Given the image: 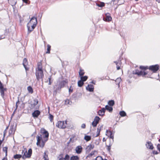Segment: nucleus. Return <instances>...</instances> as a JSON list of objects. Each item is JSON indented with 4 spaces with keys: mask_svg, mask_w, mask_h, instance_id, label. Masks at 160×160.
Listing matches in <instances>:
<instances>
[{
    "mask_svg": "<svg viewBox=\"0 0 160 160\" xmlns=\"http://www.w3.org/2000/svg\"><path fill=\"white\" fill-rule=\"evenodd\" d=\"M41 134L37 136V145H39L40 147H43L44 143L47 140L49 136V133L44 129L42 128L40 130Z\"/></svg>",
    "mask_w": 160,
    "mask_h": 160,
    "instance_id": "nucleus-1",
    "label": "nucleus"
},
{
    "mask_svg": "<svg viewBox=\"0 0 160 160\" xmlns=\"http://www.w3.org/2000/svg\"><path fill=\"white\" fill-rule=\"evenodd\" d=\"M36 75L38 80L42 79L43 77L42 64L41 62H39L38 63V67L36 69Z\"/></svg>",
    "mask_w": 160,
    "mask_h": 160,
    "instance_id": "nucleus-2",
    "label": "nucleus"
},
{
    "mask_svg": "<svg viewBox=\"0 0 160 160\" xmlns=\"http://www.w3.org/2000/svg\"><path fill=\"white\" fill-rule=\"evenodd\" d=\"M68 81L66 80H63L61 82H59L58 84L54 86V90L56 92L58 91H60L62 88H63L65 85L68 83Z\"/></svg>",
    "mask_w": 160,
    "mask_h": 160,
    "instance_id": "nucleus-3",
    "label": "nucleus"
},
{
    "mask_svg": "<svg viewBox=\"0 0 160 160\" xmlns=\"http://www.w3.org/2000/svg\"><path fill=\"white\" fill-rule=\"evenodd\" d=\"M32 153V150L30 148L28 150V152H27L26 150L25 151L22 158L24 159H25L26 158H30L31 155Z\"/></svg>",
    "mask_w": 160,
    "mask_h": 160,
    "instance_id": "nucleus-4",
    "label": "nucleus"
},
{
    "mask_svg": "<svg viewBox=\"0 0 160 160\" xmlns=\"http://www.w3.org/2000/svg\"><path fill=\"white\" fill-rule=\"evenodd\" d=\"M67 122L58 121L57 123V126L59 128H64L66 127Z\"/></svg>",
    "mask_w": 160,
    "mask_h": 160,
    "instance_id": "nucleus-5",
    "label": "nucleus"
},
{
    "mask_svg": "<svg viewBox=\"0 0 160 160\" xmlns=\"http://www.w3.org/2000/svg\"><path fill=\"white\" fill-rule=\"evenodd\" d=\"M159 68V66L158 65H152L149 67V69L152 71L153 72H156Z\"/></svg>",
    "mask_w": 160,
    "mask_h": 160,
    "instance_id": "nucleus-6",
    "label": "nucleus"
},
{
    "mask_svg": "<svg viewBox=\"0 0 160 160\" xmlns=\"http://www.w3.org/2000/svg\"><path fill=\"white\" fill-rule=\"evenodd\" d=\"M7 89L6 88H4L2 83L0 81V92L1 93V95L2 97H3L4 95V92L6 91Z\"/></svg>",
    "mask_w": 160,
    "mask_h": 160,
    "instance_id": "nucleus-7",
    "label": "nucleus"
},
{
    "mask_svg": "<svg viewBox=\"0 0 160 160\" xmlns=\"http://www.w3.org/2000/svg\"><path fill=\"white\" fill-rule=\"evenodd\" d=\"M37 18L35 17L32 18L29 22L27 24H31L33 25H37Z\"/></svg>",
    "mask_w": 160,
    "mask_h": 160,
    "instance_id": "nucleus-8",
    "label": "nucleus"
},
{
    "mask_svg": "<svg viewBox=\"0 0 160 160\" xmlns=\"http://www.w3.org/2000/svg\"><path fill=\"white\" fill-rule=\"evenodd\" d=\"M38 101L37 99H34L33 101L32 102V103H31L30 105L29 106L30 108L32 109L34 108L36 105L38 104Z\"/></svg>",
    "mask_w": 160,
    "mask_h": 160,
    "instance_id": "nucleus-9",
    "label": "nucleus"
},
{
    "mask_svg": "<svg viewBox=\"0 0 160 160\" xmlns=\"http://www.w3.org/2000/svg\"><path fill=\"white\" fill-rule=\"evenodd\" d=\"M100 119V118L98 117H95L94 119V121L92 123V125L94 127H96Z\"/></svg>",
    "mask_w": 160,
    "mask_h": 160,
    "instance_id": "nucleus-10",
    "label": "nucleus"
},
{
    "mask_svg": "<svg viewBox=\"0 0 160 160\" xmlns=\"http://www.w3.org/2000/svg\"><path fill=\"white\" fill-rule=\"evenodd\" d=\"M36 25H31V24H27V27L28 28V32H31L36 27Z\"/></svg>",
    "mask_w": 160,
    "mask_h": 160,
    "instance_id": "nucleus-11",
    "label": "nucleus"
},
{
    "mask_svg": "<svg viewBox=\"0 0 160 160\" xmlns=\"http://www.w3.org/2000/svg\"><path fill=\"white\" fill-rule=\"evenodd\" d=\"M94 148V145L93 144H89L86 148V150L87 152H89L92 149Z\"/></svg>",
    "mask_w": 160,
    "mask_h": 160,
    "instance_id": "nucleus-12",
    "label": "nucleus"
},
{
    "mask_svg": "<svg viewBox=\"0 0 160 160\" xmlns=\"http://www.w3.org/2000/svg\"><path fill=\"white\" fill-rule=\"evenodd\" d=\"M86 89L89 92H92L94 89V86L92 85H88L86 87Z\"/></svg>",
    "mask_w": 160,
    "mask_h": 160,
    "instance_id": "nucleus-13",
    "label": "nucleus"
},
{
    "mask_svg": "<svg viewBox=\"0 0 160 160\" xmlns=\"http://www.w3.org/2000/svg\"><path fill=\"white\" fill-rule=\"evenodd\" d=\"M135 74H137L138 75H142L143 76H145L147 74V73L142 71H136L135 73Z\"/></svg>",
    "mask_w": 160,
    "mask_h": 160,
    "instance_id": "nucleus-14",
    "label": "nucleus"
},
{
    "mask_svg": "<svg viewBox=\"0 0 160 160\" xmlns=\"http://www.w3.org/2000/svg\"><path fill=\"white\" fill-rule=\"evenodd\" d=\"M109 13H107L106 14V18H103V19L104 21H111L112 19V17L109 15Z\"/></svg>",
    "mask_w": 160,
    "mask_h": 160,
    "instance_id": "nucleus-15",
    "label": "nucleus"
},
{
    "mask_svg": "<svg viewBox=\"0 0 160 160\" xmlns=\"http://www.w3.org/2000/svg\"><path fill=\"white\" fill-rule=\"evenodd\" d=\"M105 111V109L104 108H102L101 110L98 111V113L99 116H103L104 115Z\"/></svg>",
    "mask_w": 160,
    "mask_h": 160,
    "instance_id": "nucleus-16",
    "label": "nucleus"
},
{
    "mask_svg": "<svg viewBox=\"0 0 160 160\" xmlns=\"http://www.w3.org/2000/svg\"><path fill=\"white\" fill-rule=\"evenodd\" d=\"M146 145L147 148L151 149H153V148L152 146V144L151 142H147Z\"/></svg>",
    "mask_w": 160,
    "mask_h": 160,
    "instance_id": "nucleus-17",
    "label": "nucleus"
},
{
    "mask_svg": "<svg viewBox=\"0 0 160 160\" xmlns=\"http://www.w3.org/2000/svg\"><path fill=\"white\" fill-rule=\"evenodd\" d=\"M82 148L81 146H78L76 148V151L77 153H80L82 152Z\"/></svg>",
    "mask_w": 160,
    "mask_h": 160,
    "instance_id": "nucleus-18",
    "label": "nucleus"
},
{
    "mask_svg": "<svg viewBox=\"0 0 160 160\" xmlns=\"http://www.w3.org/2000/svg\"><path fill=\"white\" fill-rule=\"evenodd\" d=\"M28 63L27 59L25 58H24L23 60V65L26 70H28V69L26 67V65Z\"/></svg>",
    "mask_w": 160,
    "mask_h": 160,
    "instance_id": "nucleus-19",
    "label": "nucleus"
},
{
    "mask_svg": "<svg viewBox=\"0 0 160 160\" xmlns=\"http://www.w3.org/2000/svg\"><path fill=\"white\" fill-rule=\"evenodd\" d=\"M40 112L38 110L35 111L32 113V116L34 117H37L40 114Z\"/></svg>",
    "mask_w": 160,
    "mask_h": 160,
    "instance_id": "nucleus-20",
    "label": "nucleus"
},
{
    "mask_svg": "<svg viewBox=\"0 0 160 160\" xmlns=\"http://www.w3.org/2000/svg\"><path fill=\"white\" fill-rule=\"evenodd\" d=\"M105 110L108 111L109 112H111L112 111L113 108L112 107L110 106H109L108 105H107L105 107Z\"/></svg>",
    "mask_w": 160,
    "mask_h": 160,
    "instance_id": "nucleus-21",
    "label": "nucleus"
},
{
    "mask_svg": "<svg viewBox=\"0 0 160 160\" xmlns=\"http://www.w3.org/2000/svg\"><path fill=\"white\" fill-rule=\"evenodd\" d=\"M96 5L99 7H102L104 6L105 4L103 2H99L97 3Z\"/></svg>",
    "mask_w": 160,
    "mask_h": 160,
    "instance_id": "nucleus-22",
    "label": "nucleus"
},
{
    "mask_svg": "<svg viewBox=\"0 0 160 160\" xmlns=\"http://www.w3.org/2000/svg\"><path fill=\"white\" fill-rule=\"evenodd\" d=\"M108 103L110 106H112L114 104V102L113 100H111L108 101Z\"/></svg>",
    "mask_w": 160,
    "mask_h": 160,
    "instance_id": "nucleus-23",
    "label": "nucleus"
},
{
    "mask_svg": "<svg viewBox=\"0 0 160 160\" xmlns=\"http://www.w3.org/2000/svg\"><path fill=\"white\" fill-rule=\"evenodd\" d=\"M84 139L87 141H88L91 139V137L90 136L85 135L84 137Z\"/></svg>",
    "mask_w": 160,
    "mask_h": 160,
    "instance_id": "nucleus-24",
    "label": "nucleus"
},
{
    "mask_svg": "<svg viewBox=\"0 0 160 160\" xmlns=\"http://www.w3.org/2000/svg\"><path fill=\"white\" fill-rule=\"evenodd\" d=\"M78 85L79 87H81L84 84L83 82L81 80L78 82Z\"/></svg>",
    "mask_w": 160,
    "mask_h": 160,
    "instance_id": "nucleus-25",
    "label": "nucleus"
},
{
    "mask_svg": "<svg viewBox=\"0 0 160 160\" xmlns=\"http://www.w3.org/2000/svg\"><path fill=\"white\" fill-rule=\"evenodd\" d=\"M71 160H79V158L78 156H72L70 158Z\"/></svg>",
    "mask_w": 160,
    "mask_h": 160,
    "instance_id": "nucleus-26",
    "label": "nucleus"
},
{
    "mask_svg": "<svg viewBox=\"0 0 160 160\" xmlns=\"http://www.w3.org/2000/svg\"><path fill=\"white\" fill-rule=\"evenodd\" d=\"M79 74L80 76L81 77L84 74V72L83 70L80 69V71L79 72Z\"/></svg>",
    "mask_w": 160,
    "mask_h": 160,
    "instance_id": "nucleus-27",
    "label": "nucleus"
},
{
    "mask_svg": "<svg viewBox=\"0 0 160 160\" xmlns=\"http://www.w3.org/2000/svg\"><path fill=\"white\" fill-rule=\"evenodd\" d=\"M22 157L21 155L20 154H16L14 156L13 158L15 159H19Z\"/></svg>",
    "mask_w": 160,
    "mask_h": 160,
    "instance_id": "nucleus-28",
    "label": "nucleus"
},
{
    "mask_svg": "<svg viewBox=\"0 0 160 160\" xmlns=\"http://www.w3.org/2000/svg\"><path fill=\"white\" fill-rule=\"evenodd\" d=\"M81 80L83 82L87 80L88 78V77L87 76H84V77L81 76L80 77Z\"/></svg>",
    "mask_w": 160,
    "mask_h": 160,
    "instance_id": "nucleus-29",
    "label": "nucleus"
},
{
    "mask_svg": "<svg viewBox=\"0 0 160 160\" xmlns=\"http://www.w3.org/2000/svg\"><path fill=\"white\" fill-rule=\"evenodd\" d=\"M119 114L122 117L125 116L126 115V112L124 111L120 112Z\"/></svg>",
    "mask_w": 160,
    "mask_h": 160,
    "instance_id": "nucleus-30",
    "label": "nucleus"
},
{
    "mask_svg": "<svg viewBox=\"0 0 160 160\" xmlns=\"http://www.w3.org/2000/svg\"><path fill=\"white\" fill-rule=\"evenodd\" d=\"M27 89L29 92L32 93L33 92V90L32 88L30 86H28L27 88Z\"/></svg>",
    "mask_w": 160,
    "mask_h": 160,
    "instance_id": "nucleus-31",
    "label": "nucleus"
},
{
    "mask_svg": "<svg viewBox=\"0 0 160 160\" xmlns=\"http://www.w3.org/2000/svg\"><path fill=\"white\" fill-rule=\"evenodd\" d=\"M121 81V79L120 78H117L115 80V82L116 83L118 84V85L120 84Z\"/></svg>",
    "mask_w": 160,
    "mask_h": 160,
    "instance_id": "nucleus-32",
    "label": "nucleus"
},
{
    "mask_svg": "<svg viewBox=\"0 0 160 160\" xmlns=\"http://www.w3.org/2000/svg\"><path fill=\"white\" fill-rule=\"evenodd\" d=\"M112 134V132H111L110 131L107 130L106 132V135H107L108 137H109Z\"/></svg>",
    "mask_w": 160,
    "mask_h": 160,
    "instance_id": "nucleus-33",
    "label": "nucleus"
},
{
    "mask_svg": "<svg viewBox=\"0 0 160 160\" xmlns=\"http://www.w3.org/2000/svg\"><path fill=\"white\" fill-rule=\"evenodd\" d=\"M44 159V160H48L49 159L48 157V155L46 154V152H44V155L43 157Z\"/></svg>",
    "mask_w": 160,
    "mask_h": 160,
    "instance_id": "nucleus-34",
    "label": "nucleus"
},
{
    "mask_svg": "<svg viewBox=\"0 0 160 160\" xmlns=\"http://www.w3.org/2000/svg\"><path fill=\"white\" fill-rule=\"evenodd\" d=\"M100 131H101L100 128H97V135H96V136H95V137H97L99 135Z\"/></svg>",
    "mask_w": 160,
    "mask_h": 160,
    "instance_id": "nucleus-35",
    "label": "nucleus"
},
{
    "mask_svg": "<svg viewBox=\"0 0 160 160\" xmlns=\"http://www.w3.org/2000/svg\"><path fill=\"white\" fill-rule=\"evenodd\" d=\"M71 102L68 99L66 100L65 102V104L66 105L71 104Z\"/></svg>",
    "mask_w": 160,
    "mask_h": 160,
    "instance_id": "nucleus-36",
    "label": "nucleus"
},
{
    "mask_svg": "<svg viewBox=\"0 0 160 160\" xmlns=\"http://www.w3.org/2000/svg\"><path fill=\"white\" fill-rule=\"evenodd\" d=\"M94 152H92L91 153L88 154V155L87 156V158L91 157L94 154Z\"/></svg>",
    "mask_w": 160,
    "mask_h": 160,
    "instance_id": "nucleus-37",
    "label": "nucleus"
},
{
    "mask_svg": "<svg viewBox=\"0 0 160 160\" xmlns=\"http://www.w3.org/2000/svg\"><path fill=\"white\" fill-rule=\"evenodd\" d=\"M50 46L49 45H48V48H47V51L46 52V53H50Z\"/></svg>",
    "mask_w": 160,
    "mask_h": 160,
    "instance_id": "nucleus-38",
    "label": "nucleus"
},
{
    "mask_svg": "<svg viewBox=\"0 0 160 160\" xmlns=\"http://www.w3.org/2000/svg\"><path fill=\"white\" fill-rule=\"evenodd\" d=\"M140 68L142 69L146 70L148 68V67H144L143 66H140Z\"/></svg>",
    "mask_w": 160,
    "mask_h": 160,
    "instance_id": "nucleus-39",
    "label": "nucleus"
},
{
    "mask_svg": "<svg viewBox=\"0 0 160 160\" xmlns=\"http://www.w3.org/2000/svg\"><path fill=\"white\" fill-rule=\"evenodd\" d=\"M95 160H103V159L101 157L98 156L96 158Z\"/></svg>",
    "mask_w": 160,
    "mask_h": 160,
    "instance_id": "nucleus-40",
    "label": "nucleus"
},
{
    "mask_svg": "<svg viewBox=\"0 0 160 160\" xmlns=\"http://www.w3.org/2000/svg\"><path fill=\"white\" fill-rule=\"evenodd\" d=\"M73 88L71 86L69 89V92L70 93H72L73 92Z\"/></svg>",
    "mask_w": 160,
    "mask_h": 160,
    "instance_id": "nucleus-41",
    "label": "nucleus"
},
{
    "mask_svg": "<svg viewBox=\"0 0 160 160\" xmlns=\"http://www.w3.org/2000/svg\"><path fill=\"white\" fill-rule=\"evenodd\" d=\"M64 158L65 160H68L69 158V156L67 154L66 155L65 157Z\"/></svg>",
    "mask_w": 160,
    "mask_h": 160,
    "instance_id": "nucleus-42",
    "label": "nucleus"
},
{
    "mask_svg": "<svg viewBox=\"0 0 160 160\" xmlns=\"http://www.w3.org/2000/svg\"><path fill=\"white\" fill-rule=\"evenodd\" d=\"M114 62L116 64V65H117V69L118 70L120 69V67L119 66H118V63L117 62Z\"/></svg>",
    "mask_w": 160,
    "mask_h": 160,
    "instance_id": "nucleus-43",
    "label": "nucleus"
},
{
    "mask_svg": "<svg viewBox=\"0 0 160 160\" xmlns=\"http://www.w3.org/2000/svg\"><path fill=\"white\" fill-rule=\"evenodd\" d=\"M86 127V125L85 124H82V125L81 127L83 128H85Z\"/></svg>",
    "mask_w": 160,
    "mask_h": 160,
    "instance_id": "nucleus-44",
    "label": "nucleus"
},
{
    "mask_svg": "<svg viewBox=\"0 0 160 160\" xmlns=\"http://www.w3.org/2000/svg\"><path fill=\"white\" fill-rule=\"evenodd\" d=\"M157 147L158 150L160 151V144H158L157 145Z\"/></svg>",
    "mask_w": 160,
    "mask_h": 160,
    "instance_id": "nucleus-45",
    "label": "nucleus"
},
{
    "mask_svg": "<svg viewBox=\"0 0 160 160\" xmlns=\"http://www.w3.org/2000/svg\"><path fill=\"white\" fill-rule=\"evenodd\" d=\"M111 146V145H109V146H107V147H108L107 149H108L109 151H110V149H111V148H110Z\"/></svg>",
    "mask_w": 160,
    "mask_h": 160,
    "instance_id": "nucleus-46",
    "label": "nucleus"
},
{
    "mask_svg": "<svg viewBox=\"0 0 160 160\" xmlns=\"http://www.w3.org/2000/svg\"><path fill=\"white\" fill-rule=\"evenodd\" d=\"M12 128L10 129L9 131V133H12Z\"/></svg>",
    "mask_w": 160,
    "mask_h": 160,
    "instance_id": "nucleus-47",
    "label": "nucleus"
},
{
    "mask_svg": "<svg viewBox=\"0 0 160 160\" xmlns=\"http://www.w3.org/2000/svg\"><path fill=\"white\" fill-rule=\"evenodd\" d=\"M23 2H25L26 3H28V0H22Z\"/></svg>",
    "mask_w": 160,
    "mask_h": 160,
    "instance_id": "nucleus-48",
    "label": "nucleus"
},
{
    "mask_svg": "<svg viewBox=\"0 0 160 160\" xmlns=\"http://www.w3.org/2000/svg\"><path fill=\"white\" fill-rule=\"evenodd\" d=\"M110 138L112 139H113V136L112 135H111L110 136Z\"/></svg>",
    "mask_w": 160,
    "mask_h": 160,
    "instance_id": "nucleus-49",
    "label": "nucleus"
},
{
    "mask_svg": "<svg viewBox=\"0 0 160 160\" xmlns=\"http://www.w3.org/2000/svg\"><path fill=\"white\" fill-rule=\"evenodd\" d=\"M53 116L51 114V121L53 119Z\"/></svg>",
    "mask_w": 160,
    "mask_h": 160,
    "instance_id": "nucleus-50",
    "label": "nucleus"
},
{
    "mask_svg": "<svg viewBox=\"0 0 160 160\" xmlns=\"http://www.w3.org/2000/svg\"><path fill=\"white\" fill-rule=\"evenodd\" d=\"M59 160H66L64 158H61L59 159Z\"/></svg>",
    "mask_w": 160,
    "mask_h": 160,
    "instance_id": "nucleus-51",
    "label": "nucleus"
},
{
    "mask_svg": "<svg viewBox=\"0 0 160 160\" xmlns=\"http://www.w3.org/2000/svg\"><path fill=\"white\" fill-rule=\"evenodd\" d=\"M48 83L49 84H50V78H48Z\"/></svg>",
    "mask_w": 160,
    "mask_h": 160,
    "instance_id": "nucleus-52",
    "label": "nucleus"
},
{
    "mask_svg": "<svg viewBox=\"0 0 160 160\" xmlns=\"http://www.w3.org/2000/svg\"><path fill=\"white\" fill-rule=\"evenodd\" d=\"M2 160H7V158H4L2 159Z\"/></svg>",
    "mask_w": 160,
    "mask_h": 160,
    "instance_id": "nucleus-53",
    "label": "nucleus"
},
{
    "mask_svg": "<svg viewBox=\"0 0 160 160\" xmlns=\"http://www.w3.org/2000/svg\"><path fill=\"white\" fill-rule=\"evenodd\" d=\"M18 102H16V107H17V106H18Z\"/></svg>",
    "mask_w": 160,
    "mask_h": 160,
    "instance_id": "nucleus-54",
    "label": "nucleus"
},
{
    "mask_svg": "<svg viewBox=\"0 0 160 160\" xmlns=\"http://www.w3.org/2000/svg\"><path fill=\"white\" fill-rule=\"evenodd\" d=\"M49 112V107H48V113Z\"/></svg>",
    "mask_w": 160,
    "mask_h": 160,
    "instance_id": "nucleus-55",
    "label": "nucleus"
},
{
    "mask_svg": "<svg viewBox=\"0 0 160 160\" xmlns=\"http://www.w3.org/2000/svg\"><path fill=\"white\" fill-rule=\"evenodd\" d=\"M49 118L50 119V114L49 113Z\"/></svg>",
    "mask_w": 160,
    "mask_h": 160,
    "instance_id": "nucleus-56",
    "label": "nucleus"
},
{
    "mask_svg": "<svg viewBox=\"0 0 160 160\" xmlns=\"http://www.w3.org/2000/svg\"><path fill=\"white\" fill-rule=\"evenodd\" d=\"M104 139H105L104 138H103V141H104Z\"/></svg>",
    "mask_w": 160,
    "mask_h": 160,
    "instance_id": "nucleus-57",
    "label": "nucleus"
},
{
    "mask_svg": "<svg viewBox=\"0 0 160 160\" xmlns=\"http://www.w3.org/2000/svg\"><path fill=\"white\" fill-rule=\"evenodd\" d=\"M91 82H92V83H93V81H92Z\"/></svg>",
    "mask_w": 160,
    "mask_h": 160,
    "instance_id": "nucleus-58",
    "label": "nucleus"
}]
</instances>
